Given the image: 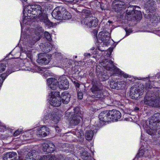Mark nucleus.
Listing matches in <instances>:
<instances>
[{
  "label": "nucleus",
  "instance_id": "obj_1",
  "mask_svg": "<svg viewBox=\"0 0 160 160\" xmlns=\"http://www.w3.org/2000/svg\"><path fill=\"white\" fill-rule=\"evenodd\" d=\"M43 13L46 12L42 10L41 6L38 5L33 4L25 6L23 10L24 15L31 19H40L43 16Z\"/></svg>",
  "mask_w": 160,
  "mask_h": 160
},
{
  "label": "nucleus",
  "instance_id": "obj_2",
  "mask_svg": "<svg viewBox=\"0 0 160 160\" xmlns=\"http://www.w3.org/2000/svg\"><path fill=\"white\" fill-rule=\"evenodd\" d=\"M157 94H147L144 98V103L150 106L154 107H160V92Z\"/></svg>",
  "mask_w": 160,
  "mask_h": 160
},
{
  "label": "nucleus",
  "instance_id": "obj_3",
  "mask_svg": "<svg viewBox=\"0 0 160 160\" xmlns=\"http://www.w3.org/2000/svg\"><path fill=\"white\" fill-rule=\"evenodd\" d=\"M101 65L107 70L110 71L111 74H117L121 75L122 71L113 64V62L110 60H105L101 63Z\"/></svg>",
  "mask_w": 160,
  "mask_h": 160
},
{
  "label": "nucleus",
  "instance_id": "obj_4",
  "mask_svg": "<svg viewBox=\"0 0 160 160\" xmlns=\"http://www.w3.org/2000/svg\"><path fill=\"white\" fill-rule=\"evenodd\" d=\"M91 90L94 97L100 98L103 97L102 86L99 82H94Z\"/></svg>",
  "mask_w": 160,
  "mask_h": 160
},
{
  "label": "nucleus",
  "instance_id": "obj_5",
  "mask_svg": "<svg viewBox=\"0 0 160 160\" xmlns=\"http://www.w3.org/2000/svg\"><path fill=\"white\" fill-rule=\"evenodd\" d=\"M98 22L97 18L94 17H87L81 21L82 25L88 28L96 27L98 24Z\"/></svg>",
  "mask_w": 160,
  "mask_h": 160
},
{
  "label": "nucleus",
  "instance_id": "obj_6",
  "mask_svg": "<svg viewBox=\"0 0 160 160\" xmlns=\"http://www.w3.org/2000/svg\"><path fill=\"white\" fill-rule=\"evenodd\" d=\"M60 93L59 92H52L49 94L50 104L54 107H58L61 104Z\"/></svg>",
  "mask_w": 160,
  "mask_h": 160
},
{
  "label": "nucleus",
  "instance_id": "obj_7",
  "mask_svg": "<svg viewBox=\"0 0 160 160\" xmlns=\"http://www.w3.org/2000/svg\"><path fill=\"white\" fill-rule=\"evenodd\" d=\"M144 88L142 87H132L130 89V96L133 99H138L139 97L143 94Z\"/></svg>",
  "mask_w": 160,
  "mask_h": 160
},
{
  "label": "nucleus",
  "instance_id": "obj_8",
  "mask_svg": "<svg viewBox=\"0 0 160 160\" xmlns=\"http://www.w3.org/2000/svg\"><path fill=\"white\" fill-rule=\"evenodd\" d=\"M74 114L73 115L72 118L69 120L70 124L72 126L77 125L80 122L81 118L80 116L81 113H79V108H76L74 109Z\"/></svg>",
  "mask_w": 160,
  "mask_h": 160
},
{
  "label": "nucleus",
  "instance_id": "obj_9",
  "mask_svg": "<svg viewBox=\"0 0 160 160\" xmlns=\"http://www.w3.org/2000/svg\"><path fill=\"white\" fill-rule=\"evenodd\" d=\"M62 115L59 114L58 112H52L46 113L44 117L46 120H50L51 121H53L54 123H57L60 121Z\"/></svg>",
  "mask_w": 160,
  "mask_h": 160
},
{
  "label": "nucleus",
  "instance_id": "obj_10",
  "mask_svg": "<svg viewBox=\"0 0 160 160\" xmlns=\"http://www.w3.org/2000/svg\"><path fill=\"white\" fill-rule=\"evenodd\" d=\"M35 133L38 137H45L49 132V128L45 126L39 128L34 131Z\"/></svg>",
  "mask_w": 160,
  "mask_h": 160
},
{
  "label": "nucleus",
  "instance_id": "obj_11",
  "mask_svg": "<svg viewBox=\"0 0 160 160\" xmlns=\"http://www.w3.org/2000/svg\"><path fill=\"white\" fill-rule=\"evenodd\" d=\"M127 13L128 15H131L135 17L137 20H140L142 18V15L140 11L134 10L132 6L128 7L127 10Z\"/></svg>",
  "mask_w": 160,
  "mask_h": 160
},
{
  "label": "nucleus",
  "instance_id": "obj_12",
  "mask_svg": "<svg viewBox=\"0 0 160 160\" xmlns=\"http://www.w3.org/2000/svg\"><path fill=\"white\" fill-rule=\"evenodd\" d=\"M58 82V88L61 89H67L69 88V82L64 76H61Z\"/></svg>",
  "mask_w": 160,
  "mask_h": 160
},
{
  "label": "nucleus",
  "instance_id": "obj_13",
  "mask_svg": "<svg viewBox=\"0 0 160 160\" xmlns=\"http://www.w3.org/2000/svg\"><path fill=\"white\" fill-rule=\"evenodd\" d=\"M64 8L60 7L56 8L52 12V16L55 19L58 20H61L62 19V10Z\"/></svg>",
  "mask_w": 160,
  "mask_h": 160
},
{
  "label": "nucleus",
  "instance_id": "obj_14",
  "mask_svg": "<svg viewBox=\"0 0 160 160\" xmlns=\"http://www.w3.org/2000/svg\"><path fill=\"white\" fill-rule=\"evenodd\" d=\"M109 114V111H105L101 112L99 114L98 118L100 121L104 122L111 121V118Z\"/></svg>",
  "mask_w": 160,
  "mask_h": 160
},
{
  "label": "nucleus",
  "instance_id": "obj_15",
  "mask_svg": "<svg viewBox=\"0 0 160 160\" xmlns=\"http://www.w3.org/2000/svg\"><path fill=\"white\" fill-rule=\"evenodd\" d=\"M160 122V114L157 113L155 114L151 118L149 121V124L152 126H159Z\"/></svg>",
  "mask_w": 160,
  "mask_h": 160
},
{
  "label": "nucleus",
  "instance_id": "obj_16",
  "mask_svg": "<svg viewBox=\"0 0 160 160\" xmlns=\"http://www.w3.org/2000/svg\"><path fill=\"white\" fill-rule=\"evenodd\" d=\"M50 61V59L47 56L44 54H38V58L37 60V62L40 64H47Z\"/></svg>",
  "mask_w": 160,
  "mask_h": 160
},
{
  "label": "nucleus",
  "instance_id": "obj_17",
  "mask_svg": "<svg viewBox=\"0 0 160 160\" xmlns=\"http://www.w3.org/2000/svg\"><path fill=\"white\" fill-rule=\"evenodd\" d=\"M47 81L48 87L51 89L55 90L58 87V81L56 79L53 78H49L47 80Z\"/></svg>",
  "mask_w": 160,
  "mask_h": 160
},
{
  "label": "nucleus",
  "instance_id": "obj_18",
  "mask_svg": "<svg viewBox=\"0 0 160 160\" xmlns=\"http://www.w3.org/2000/svg\"><path fill=\"white\" fill-rule=\"evenodd\" d=\"M125 3L121 1L114 0L113 1L112 7V8L115 10L116 12H118L119 9L122 8L124 7Z\"/></svg>",
  "mask_w": 160,
  "mask_h": 160
},
{
  "label": "nucleus",
  "instance_id": "obj_19",
  "mask_svg": "<svg viewBox=\"0 0 160 160\" xmlns=\"http://www.w3.org/2000/svg\"><path fill=\"white\" fill-rule=\"evenodd\" d=\"M109 111L111 121L116 120L120 118L121 113L118 111L114 110Z\"/></svg>",
  "mask_w": 160,
  "mask_h": 160
},
{
  "label": "nucleus",
  "instance_id": "obj_20",
  "mask_svg": "<svg viewBox=\"0 0 160 160\" xmlns=\"http://www.w3.org/2000/svg\"><path fill=\"white\" fill-rule=\"evenodd\" d=\"M109 33L108 32H101L98 35L99 40L104 42H107L109 38Z\"/></svg>",
  "mask_w": 160,
  "mask_h": 160
},
{
  "label": "nucleus",
  "instance_id": "obj_21",
  "mask_svg": "<svg viewBox=\"0 0 160 160\" xmlns=\"http://www.w3.org/2000/svg\"><path fill=\"white\" fill-rule=\"evenodd\" d=\"M70 98V95L66 92L62 93L61 97L62 102L65 104H67L69 102Z\"/></svg>",
  "mask_w": 160,
  "mask_h": 160
},
{
  "label": "nucleus",
  "instance_id": "obj_22",
  "mask_svg": "<svg viewBox=\"0 0 160 160\" xmlns=\"http://www.w3.org/2000/svg\"><path fill=\"white\" fill-rule=\"evenodd\" d=\"M43 16L39 19L42 22H43L48 27H51L53 26V23L51 22L47 18V14L43 13Z\"/></svg>",
  "mask_w": 160,
  "mask_h": 160
},
{
  "label": "nucleus",
  "instance_id": "obj_23",
  "mask_svg": "<svg viewBox=\"0 0 160 160\" xmlns=\"http://www.w3.org/2000/svg\"><path fill=\"white\" fill-rule=\"evenodd\" d=\"M43 31V30L42 29V27H39L37 28V30L36 31V32L35 33L36 36H34L32 40L33 42L35 43L40 39L41 36L40 34Z\"/></svg>",
  "mask_w": 160,
  "mask_h": 160
},
{
  "label": "nucleus",
  "instance_id": "obj_24",
  "mask_svg": "<svg viewBox=\"0 0 160 160\" xmlns=\"http://www.w3.org/2000/svg\"><path fill=\"white\" fill-rule=\"evenodd\" d=\"M158 126H152V125L149 124V129L147 130V133L150 135H154L156 132Z\"/></svg>",
  "mask_w": 160,
  "mask_h": 160
},
{
  "label": "nucleus",
  "instance_id": "obj_25",
  "mask_svg": "<svg viewBox=\"0 0 160 160\" xmlns=\"http://www.w3.org/2000/svg\"><path fill=\"white\" fill-rule=\"evenodd\" d=\"M39 160H57V159L54 155L50 154L47 156H44Z\"/></svg>",
  "mask_w": 160,
  "mask_h": 160
},
{
  "label": "nucleus",
  "instance_id": "obj_26",
  "mask_svg": "<svg viewBox=\"0 0 160 160\" xmlns=\"http://www.w3.org/2000/svg\"><path fill=\"white\" fill-rule=\"evenodd\" d=\"M62 19H68L71 18V16L70 13L64 9L62 10Z\"/></svg>",
  "mask_w": 160,
  "mask_h": 160
},
{
  "label": "nucleus",
  "instance_id": "obj_27",
  "mask_svg": "<svg viewBox=\"0 0 160 160\" xmlns=\"http://www.w3.org/2000/svg\"><path fill=\"white\" fill-rule=\"evenodd\" d=\"M16 155V153L12 152H9L4 155L3 158V160H10L14 157Z\"/></svg>",
  "mask_w": 160,
  "mask_h": 160
},
{
  "label": "nucleus",
  "instance_id": "obj_28",
  "mask_svg": "<svg viewBox=\"0 0 160 160\" xmlns=\"http://www.w3.org/2000/svg\"><path fill=\"white\" fill-rule=\"evenodd\" d=\"M93 133L92 130L87 131L85 133V137L86 139L88 140H91L93 137Z\"/></svg>",
  "mask_w": 160,
  "mask_h": 160
},
{
  "label": "nucleus",
  "instance_id": "obj_29",
  "mask_svg": "<svg viewBox=\"0 0 160 160\" xmlns=\"http://www.w3.org/2000/svg\"><path fill=\"white\" fill-rule=\"evenodd\" d=\"M44 146L48 148V151H48V153L53 152L55 149V146L52 143H50L49 144L44 143Z\"/></svg>",
  "mask_w": 160,
  "mask_h": 160
},
{
  "label": "nucleus",
  "instance_id": "obj_30",
  "mask_svg": "<svg viewBox=\"0 0 160 160\" xmlns=\"http://www.w3.org/2000/svg\"><path fill=\"white\" fill-rule=\"evenodd\" d=\"M126 84V82L123 81L117 82V89H122L125 87Z\"/></svg>",
  "mask_w": 160,
  "mask_h": 160
},
{
  "label": "nucleus",
  "instance_id": "obj_31",
  "mask_svg": "<svg viewBox=\"0 0 160 160\" xmlns=\"http://www.w3.org/2000/svg\"><path fill=\"white\" fill-rule=\"evenodd\" d=\"M155 3V1L153 0H147L146 3L145 5L147 7H150L154 5Z\"/></svg>",
  "mask_w": 160,
  "mask_h": 160
},
{
  "label": "nucleus",
  "instance_id": "obj_32",
  "mask_svg": "<svg viewBox=\"0 0 160 160\" xmlns=\"http://www.w3.org/2000/svg\"><path fill=\"white\" fill-rule=\"evenodd\" d=\"M7 76L6 74L3 73L2 74L0 77V88L1 87L2 83Z\"/></svg>",
  "mask_w": 160,
  "mask_h": 160
},
{
  "label": "nucleus",
  "instance_id": "obj_33",
  "mask_svg": "<svg viewBox=\"0 0 160 160\" xmlns=\"http://www.w3.org/2000/svg\"><path fill=\"white\" fill-rule=\"evenodd\" d=\"M52 46L49 44L47 45L43 48V50L45 52H49L51 50Z\"/></svg>",
  "mask_w": 160,
  "mask_h": 160
},
{
  "label": "nucleus",
  "instance_id": "obj_34",
  "mask_svg": "<svg viewBox=\"0 0 160 160\" xmlns=\"http://www.w3.org/2000/svg\"><path fill=\"white\" fill-rule=\"evenodd\" d=\"M117 82H111L110 83V86L111 88L117 89Z\"/></svg>",
  "mask_w": 160,
  "mask_h": 160
},
{
  "label": "nucleus",
  "instance_id": "obj_35",
  "mask_svg": "<svg viewBox=\"0 0 160 160\" xmlns=\"http://www.w3.org/2000/svg\"><path fill=\"white\" fill-rule=\"evenodd\" d=\"M75 134L78 137H81L83 135V133L81 131L78 130H75Z\"/></svg>",
  "mask_w": 160,
  "mask_h": 160
},
{
  "label": "nucleus",
  "instance_id": "obj_36",
  "mask_svg": "<svg viewBox=\"0 0 160 160\" xmlns=\"http://www.w3.org/2000/svg\"><path fill=\"white\" fill-rule=\"evenodd\" d=\"M6 67V64L3 63H0V73L4 71Z\"/></svg>",
  "mask_w": 160,
  "mask_h": 160
},
{
  "label": "nucleus",
  "instance_id": "obj_37",
  "mask_svg": "<svg viewBox=\"0 0 160 160\" xmlns=\"http://www.w3.org/2000/svg\"><path fill=\"white\" fill-rule=\"evenodd\" d=\"M44 35L46 39L48 41H50L51 39V36L49 33L47 32H44Z\"/></svg>",
  "mask_w": 160,
  "mask_h": 160
},
{
  "label": "nucleus",
  "instance_id": "obj_38",
  "mask_svg": "<svg viewBox=\"0 0 160 160\" xmlns=\"http://www.w3.org/2000/svg\"><path fill=\"white\" fill-rule=\"evenodd\" d=\"M22 129H18L14 133L13 135L14 136H17L19 135L22 131Z\"/></svg>",
  "mask_w": 160,
  "mask_h": 160
},
{
  "label": "nucleus",
  "instance_id": "obj_39",
  "mask_svg": "<svg viewBox=\"0 0 160 160\" xmlns=\"http://www.w3.org/2000/svg\"><path fill=\"white\" fill-rule=\"evenodd\" d=\"M82 13H83L85 15L87 16H89V15L90 14V11L89 10H83L82 11Z\"/></svg>",
  "mask_w": 160,
  "mask_h": 160
},
{
  "label": "nucleus",
  "instance_id": "obj_40",
  "mask_svg": "<svg viewBox=\"0 0 160 160\" xmlns=\"http://www.w3.org/2000/svg\"><path fill=\"white\" fill-rule=\"evenodd\" d=\"M101 80H105L107 79L108 78V75H102L101 76Z\"/></svg>",
  "mask_w": 160,
  "mask_h": 160
},
{
  "label": "nucleus",
  "instance_id": "obj_41",
  "mask_svg": "<svg viewBox=\"0 0 160 160\" xmlns=\"http://www.w3.org/2000/svg\"><path fill=\"white\" fill-rule=\"evenodd\" d=\"M121 76H122L125 78H127L129 77V75L128 74L124 72H122Z\"/></svg>",
  "mask_w": 160,
  "mask_h": 160
},
{
  "label": "nucleus",
  "instance_id": "obj_42",
  "mask_svg": "<svg viewBox=\"0 0 160 160\" xmlns=\"http://www.w3.org/2000/svg\"><path fill=\"white\" fill-rule=\"evenodd\" d=\"M78 98L81 100L83 98V94L81 92H78Z\"/></svg>",
  "mask_w": 160,
  "mask_h": 160
},
{
  "label": "nucleus",
  "instance_id": "obj_43",
  "mask_svg": "<svg viewBox=\"0 0 160 160\" xmlns=\"http://www.w3.org/2000/svg\"><path fill=\"white\" fill-rule=\"evenodd\" d=\"M44 143L43 145V150L44 152H48V148H46V147L44 146Z\"/></svg>",
  "mask_w": 160,
  "mask_h": 160
},
{
  "label": "nucleus",
  "instance_id": "obj_44",
  "mask_svg": "<svg viewBox=\"0 0 160 160\" xmlns=\"http://www.w3.org/2000/svg\"><path fill=\"white\" fill-rule=\"evenodd\" d=\"M71 114L70 112L67 111L65 113V116L66 117H70Z\"/></svg>",
  "mask_w": 160,
  "mask_h": 160
},
{
  "label": "nucleus",
  "instance_id": "obj_45",
  "mask_svg": "<svg viewBox=\"0 0 160 160\" xmlns=\"http://www.w3.org/2000/svg\"><path fill=\"white\" fill-rule=\"evenodd\" d=\"M5 128V126L2 125V124L0 122V129H4Z\"/></svg>",
  "mask_w": 160,
  "mask_h": 160
},
{
  "label": "nucleus",
  "instance_id": "obj_46",
  "mask_svg": "<svg viewBox=\"0 0 160 160\" xmlns=\"http://www.w3.org/2000/svg\"><path fill=\"white\" fill-rule=\"evenodd\" d=\"M75 84L76 87L78 88H79V84L77 82H75Z\"/></svg>",
  "mask_w": 160,
  "mask_h": 160
},
{
  "label": "nucleus",
  "instance_id": "obj_47",
  "mask_svg": "<svg viewBox=\"0 0 160 160\" xmlns=\"http://www.w3.org/2000/svg\"><path fill=\"white\" fill-rule=\"evenodd\" d=\"M58 127H57L55 128V129H56V131H57V132L58 133H59L60 132V131H59V130H58Z\"/></svg>",
  "mask_w": 160,
  "mask_h": 160
},
{
  "label": "nucleus",
  "instance_id": "obj_48",
  "mask_svg": "<svg viewBox=\"0 0 160 160\" xmlns=\"http://www.w3.org/2000/svg\"><path fill=\"white\" fill-rule=\"evenodd\" d=\"M90 53H85L84 54V56L85 57L88 56H90Z\"/></svg>",
  "mask_w": 160,
  "mask_h": 160
},
{
  "label": "nucleus",
  "instance_id": "obj_49",
  "mask_svg": "<svg viewBox=\"0 0 160 160\" xmlns=\"http://www.w3.org/2000/svg\"><path fill=\"white\" fill-rule=\"evenodd\" d=\"M157 75L158 79L160 80V73L158 74Z\"/></svg>",
  "mask_w": 160,
  "mask_h": 160
},
{
  "label": "nucleus",
  "instance_id": "obj_50",
  "mask_svg": "<svg viewBox=\"0 0 160 160\" xmlns=\"http://www.w3.org/2000/svg\"><path fill=\"white\" fill-rule=\"evenodd\" d=\"M23 1H24V2H26L27 0H23Z\"/></svg>",
  "mask_w": 160,
  "mask_h": 160
},
{
  "label": "nucleus",
  "instance_id": "obj_51",
  "mask_svg": "<svg viewBox=\"0 0 160 160\" xmlns=\"http://www.w3.org/2000/svg\"><path fill=\"white\" fill-rule=\"evenodd\" d=\"M108 22H109V23H111V21H108Z\"/></svg>",
  "mask_w": 160,
  "mask_h": 160
},
{
  "label": "nucleus",
  "instance_id": "obj_52",
  "mask_svg": "<svg viewBox=\"0 0 160 160\" xmlns=\"http://www.w3.org/2000/svg\"><path fill=\"white\" fill-rule=\"evenodd\" d=\"M75 58H77V56H75Z\"/></svg>",
  "mask_w": 160,
  "mask_h": 160
},
{
  "label": "nucleus",
  "instance_id": "obj_53",
  "mask_svg": "<svg viewBox=\"0 0 160 160\" xmlns=\"http://www.w3.org/2000/svg\"><path fill=\"white\" fill-rule=\"evenodd\" d=\"M152 87H148V88H151Z\"/></svg>",
  "mask_w": 160,
  "mask_h": 160
},
{
  "label": "nucleus",
  "instance_id": "obj_54",
  "mask_svg": "<svg viewBox=\"0 0 160 160\" xmlns=\"http://www.w3.org/2000/svg\"><path fill=\"white\" fill-rule=\"evenodd\" d=\"M100 76H101V75H100L99 76V78H100Z\"/></svg>",
  "mask_w": 160,
  "mask_h": 160
}]
</instances>
